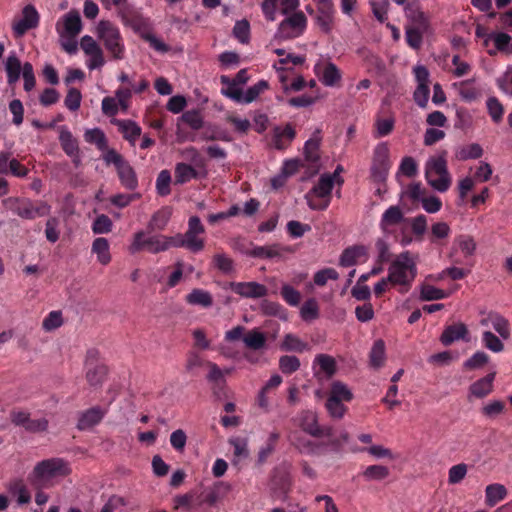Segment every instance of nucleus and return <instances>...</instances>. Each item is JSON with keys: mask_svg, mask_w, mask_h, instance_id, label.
Instances as JSON below:
<instances>
[{"mask_svg": "<svg viewBox=\"0 0 512 512\" xmlns=\"http://www.w3.org/2000/svg\"><path fill=\"white\" fill-rule=\"evenodd\" d=\"M416 273V265L410 258V252L404 251L390 264L387 277L390 284L399 286L400 293H406L411 288Z\"/></svg>", "mask_w": 512, "mask_h": 512, "instance_id": "1", "label": "nucleus"}, {"mask_svg": "<svg viewBox=\"0 0 512 512\" xmlns=\"http://www.w3.org/2000/svg\"><path fill=\"white\" fill-rule=\"evenodd\" d=\"M426 180L437 191L445 192L451 184V177L447 170V161L444 155L431 158L426 164Z\"/></svg>", "mask_w": 512, "mask_h": 512, "instance_id": "2", "label": "nucleus"}, {"mask_svg": "<svg viewBox=\"0 0 512 512\" xmlns=\"http://www.w3.org/2000/svg\"><path fill=\"white\" fill-rule=\"evenodd\" d=\"M4 206L24 219H34L50 213L45 202L33 203L27 198L9 197L4 199Z\"/></svg>", "mask_w": 512, "mask_h": 512, "instance_id": "3", "label": "nucleus"}, {"mask_svg": "<svg viewBox=\"0 0 512 512\" xmlns=\"http://www.w3.org/2000/svg\"><path fill=\"white\" fill-rule=\"evenodd\" d=\"M98 36L103 41L111 56L120 60L124 58L125 47L118 27L108 21H102L97 27Z\"/></svg>", "mask_w": 512, "mask_h": 512, "instance_id": "4", "label": "nucleus"}, {"mask_svg": "<svg viewBox=\"0 0 512 512\" xmlns=\"http://www.w3.org/2000/svg\"><path fill=\"white\" fill-rule=\"evenodd\" d=\"M69 473V467L62 459L42 460L34 466L32 471L33 484L42 486L46 481Z\"/></svg>", "mask_w": 512, "mask_h": 512, "instance_id": "5", "label": "nucleus"}, {"mask_svg": "<svg viewBox=\"0 0 512 512\" xmlns=\"http://www.w3.org/2000/svg\"><path fill=\"white\" fill-rule=\"evenodd\" d=\"M279 24L276 36L282 40L294 39L301 36L307 27V18L302 11L291 12Z\"/></svg>", "mask_w": 512, "mask_h": 512, "instance_id": "6", "label": "nucleus"}, {"mask_svg": "<svg viewBox=\"0 0 512 512\" xmlns=\"http://www.w3.org/2000/svg\"><path fill=\"white\" fill-rule=\"evenodd\" d=\"M145 236L146 233L142 230L134 233V239H132V243L128 247L130 253L135 254L147 250L152 254H157L167 251L164 235H155L148 238H145Z\"/></svg>", "mask_w": 512, "mask_h": 512, "instance_id": "7", "label": "nucleus"}, {"mask_svg": "<svg viewBox=\"0 0 512 512\" xmlns=\"http://www.w3.org/2000/svg\"><path fill=\"white\" fill-rule=\"evenodd\" d=\"M417 86L413 93V99L420 108H427L430 98L429 70L422 65L413 69Z\"/></svg>", "mask_w": 512, "mask_h": 512, "instance_id": "8", "label": "nucleus"}, {"mask_svg": "<svg viewBox=\"0 0 512 512\" xmlns=\"http://www.w3.org/2000/svg\"><path fill=\"white\" fill-rule=\"evenodd\" d=\"M40 23V14L31 4L22 9L21 17L12 23L13 34L16 38L24 36L29 30L37 28Z\"/></svg>", "mask_w": 512, "mask_h": 512, "instance_id": "9", "label": "nucleus"}, {"mask_svg": "<svg viewBox=\"0 0 512 512\" xmlns=\"http://www.w3.org/2000/svg\"><path fill=\"white\" fill-rule=\"evenodd\" d=\"M230 290L245 299H262L269 293L266 285L256 281L230 282Z\"/></svg>", "mask_w": 512, "mask_h": 512, "instance_id": "10", "label": "nucleus"}, {"mask_svg": "<svg viewBox=\"0 0 512 512\" xmlns=\"http://www.w3.org/2000/svg\"><path fill=\"white\" fill-rule=\"evenodd\" d=\"M295 249L289 245L274 243L271 245L254 246L245 253L259 259H282L285 254L294 252Z\"/></svg>", "mask_w": 512, "mask_h": 512, "instance_id": "11", "label": "nucleus"}, {"mask_svg": "<svg viewBox=\"0 0 512 512\" xmlns=\"http://www.w3.org/2000/svg\"><path fill=\"white\" fill-rule=\"evenodd\" d=\"M314 72L322 85L326 87H335L342 78L339 68L331 61L326 63H316L314 66Z\"/></svg>", "mask_w": 512, "mask_h": 512, "instance_id": "12", "label": "nucleus"}, {"mask_svg": "<svg viewBox=\"0 0 512 512\" xmlns=\"http://www.w3.org/2000/svg\"><path fill=\"white\" fill-rule=\"evenodd\" d=\"M312 369L317 379H330L337 371L336 360L328 354H317Z\"/></svg>", "mask_w": 512, "mask_h": 512, "instance_id": "13", "label": "nucleus"}, {"mask_svg": "<svg viewBox=\"0 0 512 512\" xmlns=\"http://www.w3.org/2000/svg\"><path fill=\"white\" fill-rule=\"evenodd\" d=\"M317 5V25L324 33H329L333 28L334 4L332 0H313Z\"/></svg>", "mask_w": 512, "mask_h": 512, "instance_id": "14", "label": "nucleus"}, {"mask_svg": "<svg viewBox=\"0 0 512 512\" xmlns=\"http://www.w3.org/2000/svg\"><path fill=\"white\" fill-rule=\"evenodd\" d=\"M406 18L411 22L407 26L419 28L421 30H430V18L423 12L417 2H408L404 7Z\"/></svg>", "mask_w": 512, "mask_h": 512, "instance_id": "15", "label": "nucleus"}, {"mask_svg": "<svg viewBox=\"0 0 512 512\" xmlns=\"http://www.w3.org/2000/svg\"><path fill=\"white\" fill-rule=\"evenodd\" d=\"M56 30L61 36L76 37L82 30V21L78 11L72 10L63 16V25L56 23Z\"/></svg>", "mask_w": 512, "mask_h": 512, "instance_id": "16", "label": "nucleus"}, {"mask_svg": "<svg viewBox=\"0 0 512 512\" xmlns=\"http://www.w3.org/2000/svg\"><path fill=\"white\" fill-rule=\"evenodd\" d=\"M389 149L385 143L378 144L374 149L372 174L376 179H384L389 169Z\"/></svg>", "mask_w": 512, "mask_h": 512, "instance_id": "17", "label": "nucleus"}, {"mask_svg": "<svg viewBox=\"0 0 512 512\" xmlns=\"http://www.w3.org/2000/svg\"><path fill=\"white\" fill-rule=\"evenodd\" d=\"M405 221V216L399 206H390L385 210L379 222V227L383 234L389 235L393 233V227Z\"/></svg>", "mask_w": 512, "mask_h": 512, "instance_id": "18", "label": "nucleus"}, {"mask_svg": "<svg viewBox=\"0 0 512 512\" xmlns=\"http://www.w3.org/2000/svg\"><path fill=\"white\" fill-rule=\"evenodd\" d=\"M107 413V409L102 408L101 406H94L83 413H81L77 428L80 431H86V429H91L97 424H99Z\"/></svg>", "mask_w": 512, "mask_h": 512, "instance_id": "19", "label": "nucleus"}, {"mask_svg": "<svg viewBox=\"0 0 512 512\" xmlns=\"http://www.w3.org/2000/svg\"><path fill=\"white\" fill-rule=\"evenodd\" d=\"M300 422L301 428L314 437L332 435V428H321L317 423L316 414L312 411L303 412Z\"/></svg>", "mask_w": 512, "mask_h": 512, "instance_id": "20", "label": "nucleus"}, {"mask_svg": "<svg viewBox=\"0 0 512 512\" xmlns=\"http://www.w3.org/2000/svg\"><path fill=\"white\" fill-rule=\"evenodd\" d=\"M278 1H280L281 12L284 15L295 12V10L300 5V0H265L264 3H262V11H264L266 17L269 20H274L273 14L275 12Z\"/></svg>", "mask_w": 512, "mask_h": 512, "instance_id": "21", "label": "nucleus"}, {"mask_svg": "<svg viewBox=\"0 0 512 512\" xmlns=\"http://www.w3.org/2000/svg\"><path fill=\"white\" fill-rule=\"evenodd\" d=\"M115 123L118 125L119 131L122 133L123 138L128 141L132 146L135 141L141 136L142 128L140 125L129 119H116Z\"/></svg>", "mask_w": 512, "mask_h": 512, "instance_id": "22", "label": "nucleus"}, {"mask_svg": "<svg viewBox=\"0 0 512 512\" xmlns=\"http://www.w3.org/2000/svg\"><path fill=\"white\" fill-rule=\"evenodd\" d=\"M172 213L173 210L169 206L156 210L147 225L148 232L164 230L171 219Z\"/></svg>", "mask_w": 512, "mask_h": 512, "instance_id": "23", "label": "nucleus"}, {"mask_svg": "<svg viewBox=\"0 0 512 512\" xmlns=\"http://www.w3.org/2000/svg\"><path fill=\"white\" fill-rule=\"evenodd\" d=\"M496 377V372H491L486 374L484 377L475 381L470 386V393L472 396L477 397L478 399H482V397H486L493 391V383Z\"/></svg>", "mask_w": 512, "mask_h": 512, "instance_id": "24", "label": "nucleus"}, {"mask_svg": "<svg viewBox=\"0 0 512 512\" xmlns=\"http://www.w3.org/2000/svg\"><path fill=\"white\" fill-rule=\"evenodd\" d=\"M468 329L463 323H454L447 326L441 334L440 340L443 345H451L454 341L466 339Z\"/></svg>", "mask_w": 512, "mask_h": 512, "instance_id": "25", "label": "nucleus"}, {"mask_svg": "<svg viewBox=\"0 0 512 512\" xmlns=\"http://www.w3.org/2000/svg\"><path fill=\"white\" fill-rule=\"evenodd\" d=\"M367 255V249L363 245H354L347 247L341 254L340 265L342 267H351L357 260Z\"/></svg>", "mask_w": 512, "mask_h": 512, "instance_id": "26", "label": "nucleus"}, {"mask_svg": "<svg viewBox=\"0 0 512 512\" xmlns=\"http://www.w3.org/2000/svg\"><path fill=\"white\" fill-rule=\"evenodd\" d=\"M4 68H6L8 84H16L20 79L21 72L23 73V66L15 52L9 54L6 60V67Z\"/></svg>", "mask_w": 512, "mask_h": 512, "instance_id": "27", "label": "nucleus"}, {"mask_svg": "<svg viewBox=\"0 0 512 512\" xmlns=\"http://www.w3.org/2000/svg\"><path fill=\"white\" fill-rule=\"evenodd\" d=\"M119 181L128 190H135L138 187V178L135 170L126 161L117 169Z\"/></svg>", "mask_w": 512, "mask_h": 512, "instance_id": "28", "label": "nucleus"}, {"mask_svg": "<svg viewBox=\"0 0 512 512\" xmlns=\"http://www.w3.org/2000/svg\"><path fill=\"white\" fill-rule=\"evenodd\" d=\"M228 490L229 485L218 482L214 487L202 491L201 494L198 495V502L212 506L218 501L221 494L226 493Z\"/></svg>", "mask_w": 512, "mask_h": 512, "instance_id": "29", "label": "nucleus"}, {"mask_svg": "<svg viewBox=\"0 0 512 512\" xmlns=\"http://www.w3.org/2000/svg\"><path fill=\"white\" fill-rule=\"evenodd\" d=\"M186 303L189 305H198V307H212L213 305V297L210 292L195 288L186 295L185 297Z\"/></svg>", "mask_w": 512, "mask_h": 512, "instance_id": "30", "label": "nucleus"}, {"mask_svg": "<svg viewBox=\"0 0 512 512\" xmlns=\"http://www.w3.org/2000/svg\"><path fill=\"white\" fill-rule=\"evenodd\" d=\"M59 142L66 155H76L80 151L78 141L65 126L60 127Z\"/></svg>", "mask_w": 512, "mask_h": 512, "instance_id": "31", "label": "nucleus"}, {"mask_svg": "<svg viewBox=\"0 0 512 512\" xmlns=\"http://www.w3.org/2000/svg\"><path fill=\"white\" fill-rule=\"evenodd\" d=\"M243 342L250 350H262L267 345V336L257 328H254L244 335Z\"/></svg>", "mask_w": 512, "mask_h": 512, "instance_id": "32", "label": "nucleus"}, {"mask_svg": "<svg viewBox=\"0 0 512 512\" xmlns=\"http://www.w3.org/2000/svg\"><path fill=\"white\" fill-rule=\"evenodd\" d=\"M200 140L202 141H222L232 142L233 138L231 133L225 129H222L216 125H209L201 134Z\"/></svg>", "mask_w": 512, "mask_h": 512, "instance_id": "33", "label": "nucleus"}, {"mask_svg": "<svg viewBox=\"0 0 512 512\" xmlns=\"http://www.w3.org/2000/svg\"><path fill=\"white\" fill-rule=\"evenodd\" d=\"M92 252L100 264L108 265L111 261L110 245L106 238H96L92 242Z\"/></svg>", "mask_w": 512, "mask_h": 512, "instance_id": "34", "label": "nucleus"}, {"mask_svg": "<svg viewBox=\"0 0 512 512\" xmlns=\"http://www.w3.org/2000/svg\"><path fill=\"white\" fill-rule=\"evenodd\" d=\"M295 139V128L286 124L284 128L277 127L274 132V145L277 149H285L288 143Z\"/></svg>", "mask_w": 512, "mask_h": 512, "instance_id": "35", "label": "nucleus"}, {"mask_svg": "<svg viewBox=\"0 0 512 512\" xmlns=\"http://www.w3.org/2000/svg\"><path fill=\"white\" fill-rule=\"evenodd\" d=\"M507 495L506 488L501 484H491L485 488V504L494 507Z\"/></svg>", "mask_w": 512, "mask_h": 512, "instance_id": "36", "label": "nucleus"}, {"mask_svg": "<svg viewBox=\"0 0 512 512\" xmlns=\"http://www.w3.org/2000/svg\"><path fill=\"white\" fill-rule=\"evenodd\" d=\"M334 188V177L331 175H323L310 191L316 193L320 197L332 199V190Z\"/></svg>", "mask_w": 512, "mask_h": 512, "instance_id": "37", "label": "nucleus"}, {"mask_svg": "<svg viewBox=\"0 0 512 512\" xmlns=\"http://www.w3.org/2000/svg\"><path fill=\"white\" fill-rule=\"evenodd\" d=\"M199 174L197 171L189 164L180 162L175 166V182L177 184H184L188 182L190 179H197Z\"/></svg>", "mask_w": 512, "mask_h": 512, "instance_id": "38", "label": "nucleus"}, {"mask_svg": "<svg viewBox=\"0 0 512 512\" xmlns=\"http://www.w3.org/2000/svg\"><path fill=\"white\" fill-rule=\"evenodd\" d=\"M220 82L222 85H226V88H222L221 92L223 95H225L228 98H231L232 100L242 103L243 102V91L240 87H238L239 84H235L232 82L227 76H221Z\"/></svg>", "mask_w": 512, "mask_h": 512, "instance_id": "39", "label": "nucleus"}, {"mask_svg": "<svg viewBox=\"0 0 512 512\" xmlns=\"http://www.w3.org/2000/svg\"><path fill=\"white\" fill-rule=\"evenodd\" d=\"M369 357L370 364L375 369H379L383 366L385 360V343L382 339L374 341Z\"/></svg>", "mask_w": 512, "mask_h": 512, "instance_id": "40", "label": "nucleus"}, {"mask_svg": "<svg viewBox=\"0 0 512 512\" xmlns=\"http://www.w3.org/2000/svg\"><path fill=\"white\" fill-rule=\"evenodd\" d=\"M428 32V30H421L419 28H413L406 25L405 40L407 45L415 51L419 50L422 45V37Z\"/></svg>", "mask_w": 512, "mask_h": 512, "instance_id": "41", "label": "nucleus"}, {"mask_svg": "<svg viewBox=\"0 0 512 512\" xmlns=\"http://www.w3.org/2000/svg\"><path fill=\"white\" fill-rule=\"evenodd\" d=\"M488 321L492 323L495 331L504 339L510 337V326L506 318L498 313H490L488 315Z\"/></svg>", "mask_w": 512, "mask_h": 512, "instance_id": "42", "label": "nucleus"}, {"mask_svg": "<svg viewBox=\"0 0 512 512\" xmlns=\"http://www.w3.org/2000/svg\"><path fill=\"white\" fill-rule=\"evenodd\" d=\"M86 380L91 386L101 385L107 374V366H85Z\"/></svg>", "mask_w": 512, "mask_h": 512, "instance_id": "43", "label": "nucleus"}, {"mask_svg": "<svg viewBox=\"0 0 512 512\" xmlns=\"http://www.w3.org/2000/svg\"><path fill=\"white\" fill-rule=\"evenodd\" d=\"M292 443H294L301 453L307 455H317L322 449V445L320 443H316L306 437H298Z\"/></svg>", "mask_w": 512, "mask_h": 512, "instance_id": "44", "label": "nucleus"}, {"mask_svg": "<svg viewBox=\"0 0 512 512\" xmlns=\"http://www.w3.org/2000/svg\"><path fill=\"white\" fill-rule=\"evenodd\" d=\"M486 110H488V115H490L491 119L495 123H499L502 121L504 116V106L500 102V100L496 96L488 97L486 100Z\"/></svg>", "mask_w": 512, "mask_h": 512, "instance_id": "45", "label": "nucleus"}, {"mask_svg": "<svg viewBox=\"0 0 512 512\" xmlns=\"http://www.w3.org/2000/svg\"><path fill=\"white\" fill-rule=\"evenodd\" d=\"M319 146L320 138L316 137L315 135L305 143V160L311 165H315L319 161Z\"/></svg>", "mask_w": 512, "mask_h": 512, "instance_id": "46", "label": "nucleus"}, {"mask_svg": "<svg viewBox=\"0 0 512 512\" xmlns=\"http://www.w3.org/2000/svg\"><path fill=\"white\" fill-rule=\"evenodd\" d=\"M84 139L89 144H94L100 150L107 149V139L105 133L99 128H93L86 130Z\"/></svg>", "mask_w": 512, "mask_h": 512, "instance_id": "47", "label": "nucleus"}, {"mask_svg": "<svg viewBox=\"0 0 512 512\" xmlns=\"http://www.w3.org/2000/svg\"><path fill=\"white\" fill-rule=\"evenodd\" d=\"M213 264L224 275H231L235 271L234 260L223 253L213 256Z\"/></svg>", "mask_w": 512, "mask_h": 512, "instance_id": "48", "label": "nucleus"}, {"mask_svg": "<svg viewBox=\"0 0 512 512\" xmlns=\"http://www.w3.org/2000/svg\"><path fill=\"white\" fill-rule=\"evenodd\" d=\"M181 120L194 131H199L204 127V118L199 110L184 112L181 116Z\"/></svg>", "mask_w": 512, "mask_h": 512, "instance_id": "49", "label": "nucleus"}, {"mask_svg": "<svg viewBox=\"0 0 512 512\" xmlns=\"http://www.w3.org/2000/svg\"><path fill=\"white\" fill-rule=\"evenodd\" d=\"M281 348L285 351L303 352L308 349V344L293 334L284 336Z\"/></svg>", "mask_w": 512, "mask_h": 512, "instance_id": "50", "label": "nucleus"}, {"mask_svg": "<svg viewBox=\"0 0 512 512\" xmlns=\"http://www.w3.org/2000/svg\"><path fill=\"white\" fill-rule=\"evenodd\" d=\"M269 88V83L266 80H260L257 83L249 86L245 93H243L244 104H249L256 100V98Z\"/></svg>", "mask_w": 512, "mask_h": 512, "instance_id": "51", "label": "nucleus"}, {"mask_svg": "<svg viewBox=\"0 0 512 512\" xmlns=\"http://www.w3.org/2000/svg\"><path fill=\"white\" fill-rule=\"evenodd\" d=\"M171 174L167 170H162L156 178V191L159 196H167L171 193Z\"/></svg>", "mask_w": 512, "mask_h": 512, "instance_id": "52", "label": "nucleus"}, {"mask_svg": "<svg viewBox=\"0 0 512 512\" xmlns=\"http://www.w3.org/2000/svg\"><path fill=\"white\" fill-rule=\"evenodd\" d=\"M307 204L309 208L313 211H324L327 210V207L330 206L331 200L326 197H320L309 191L306 196Z\"/></svg>", "mask_w": 512, "mask_h": 512, "instance_id": "53", "label": "nucleus"}, {"mask_svg": "<svg viewBox=\"0 0 512 512\" xmlns=\"http://www.w3.org/2000/svg\"><path fill=\"white\" fill-rule=\"evenodd\" d=\"M363 475L369 481L370 480L380 481V480L385 479L389 475V469H388V467H386L384 465L373 464V465H369L365 469Z\"/></svg>", "mask_w": 512, "mask_h": 512, "instance_id": "54", "label": "nucleus"}, {"mask_svg": "<svg viewBox=\"0 0 512 512\" xmlns=\"http://www.w3.org/2000/svg\"><path fill=\"white\" fill-rule=\"evenodd\" d=\"M82 94L76 87H71L64 98V106L70 111L75 112L81 106Z\"/></svg>", "mask_w": 512, "mask_h": 512, "instance_id": "55", "label": "nucleus"}, {"mask_svg": "<svg viewBox=\"0 0 512 512\" xmlns=\"http://www.w3.org/2000/svg\"><path fill=\"white\" fill-rule=\"evenodd\" d=\"M329 397L348 402L352 399L353 395L344 383L341 381H334L331 386Z\"/></svg>", "mask_w": 512, "mask_h": 512, "instance_id": "56", "label": "nucleus"}, {"mask_svg": "<svg viewBox=\"0 0 512 512\" xmlns=\"http://www.w3.org/2000/svg\"><path fill=\"white\" fill-rule=\"evenodd\" d=\"M281 297L291 307H297L301 302V293L288 284L282 286Z\"/></svg>", "mask_w": 512, "mask_h": 512, "instance_id": "57", "label": "nucleus"}, {"mask_svg": "<svg viewBox=\"0 0 512 512\" xmlns=\"http://www.w3.org/2000/svg\"><path fill=\"white\" fill-rule=\"evenodd\" d=\"M326 410H328L331 417L341 419L345 415L347 407L344 405L343 401L336 398H329L328 396V399H326Z\"/></svg>", "mask_w": 512, "mask_h": 512, "instance_id": "58", "label": "nucleus"}, {"mask_svg": "<svg viewBox=\"0 0 512 512\" xmlns=\"http://www.w3.org/2000/svg\"><path fill=\"white\" fill-rule=\"evenodd\" d=\"M301 367V362L296 356L284 355L279 359V369L284 374H291L294 371L299 370Z\"/></svg>", "mask_w": 512, "mask_h": 512, "instance_id": "59", "label": "nucleus"}, {"mask_svg": "<svg viewBox=\"0 0 512 512\" xmlns=\"http://www.w3.org/2000/svg\"><path fill=\"white\" fill-rule=\"evenodd\" d=\"M184 241L186 244V249L192 253H198L202 251L205 247V240L199 237L198 234H193L189 232H185L183 234Z\"/></svg>", "mask_w": 512, "mask_h": 512, "instance_id": "60", "label": "nucleus"}, {"mask_svg": "<svg viewBox=\"0 0 512 512\" xmlns=\"http://www.w3.org/2000/svg\"><path fill=\"white\" fill-rule=\"evenodd\" d=\"M339 278V272L334 268H324L316 272L313 276L315 285L324 286L328 280H337Z\"/></svg>", "mask_w": 512, "mask_h": 512, "instance_id": "61", "label": "nucleus"}, {"mask_svg": "<svg viewBox=\"0 0 512 512\" xmlns=\"http://www.w3.org/2000/svg\"><path fill=\"white\" fill-rule=\"evenodd\" d=\"M482 342L485 347L495 353H499L504 349V344L500 338L490 331L482 334Z\"/></svg>", "mask_w": 512, "mask_h": 512, "instance_id": "62", "label": "nucleus"}, {"mask_svg": "<svg viewBox=\"0 0 512 512\" xmlns=\"http://www.w3.org/2000/svg\"><path fill=\"white\" fill-rule=\"evenodd\" d=\"M236 39L242 44H247L250 39V24L247 20L238 21L233 29Z\"/></svg>", "mask_w": 512, "mask_h": 512, "instance_id": "63", "label": "nucleus"}, {"mask_svg": "<svg viewBox=\"0 0 512 512\" xmlns=\"http://www.w3.org/2000/svg\"><path fill=\"white\" fill-rule=\"evenodd\" d=\"M301 316L305 321H311L319 316V307L315 299H309L301 307Z\"/></svg>", "mask_w": 512, "mask_h": 512, "instance_id": "64", "label": "nucleus"}]
</instances>
